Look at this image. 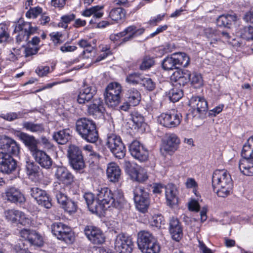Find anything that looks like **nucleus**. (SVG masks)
Instances as JSON below:
<instances>
[{
  "label": "nucleus",
  "mask_w": 253,
  "mask_h": 253,
  "mask_svg": "<svg viewBox=\"0 0 253 253\" xmlns=\"http://www.w3.org/2000/svg\"><path fill=\"white\" fill-rule=\"evenodd\" d=\"M84 197L89 210L96 213H101L111 206L120 209L124 201L121 191L116 190L113 193L107 187L101 188L97 194V199H94V195L91 193H85Z\"/></svg>",
  "instance_id": "f257e3e1"
},
{
  "label": "nucleus",
  "mask_w": 253,
  "mask_h": 253,
  "mask_svg": "<svg viewBox=\"0 0 253 253\" xmlns=\"http://www.w3.org/2000/svg\"><path fill=\"white\" fill-rule=\"evenodd\" d=\"M213 191L220 197H226L232 192L233 184L230 174L225 169H217L213 173Z\"/></svg>",
  "instance_id": "f03ea898"
},
{
  "label": "nucleus",
  "mask_w": 253,
  "mask_h": 253,
  "mask_svg": "<svg viewBox=\"0 0 253 253\" xmlns=\"http://www.w3.org/2000/svg\"><path fill=\"white\" fill-rule=\"evenodd\" d=\"M76 131L81 137L90 143H95L98 138V133L95 123L85 118L78 120L76 123Z\"/></svg>",
  "instance_id": "7ed1b4c3"
},
{
  "label": "nucleus",
  "mask_w": 253,
  "mask_h": 253,
  "mask_svg": "<svg viewBox=\"0 0 253 253\" xmlns=\"http://www.w3.org/2000/svg\"><path fill=\"white\" fill-rule=\"evenodd\" d=\"M137 245L142 253H159L160 246L155 237L149 232L141 231L137 236Z\"/></svg>",
  "instance_id": "20e7f679"
},
{
  "label": "nucleus",
  "mask_w": 253,
  "mask_h": 253,
  "mask_svg": "<svg viewBox=\"0 0 253 253\" xmlns=\"http://www.w3.org/2000/svg\"><path fill=\"white\" fill-rule=\"evenodd\" d=\"M37 30L36 27H32L31 23L27 22L20 23L15 26L14 32L18 33L16 36V42L18 43L22 42H28L36 46L40 42V39L38 37H34L31 41H28L30 36L34 34Z\"/></svg>",
  "instance_id": "39448f33"
},
{
  "label": "nucleus",
  "mask_w": 253,
  "mask_h": 253,
  "mask_svg": "<svg viewBox=\"0 0 253 253\" xmlns=\"http://www.w3.org/2000/svg\"><path fill=\"white\" fill-rule=\"evenodd\" d=\"M122 91V86L118 83H111L107 85L105 89V99L108 106L114 107L120 103Z\"/></svg>",
  "instance_id": "423d86ee"
},
{
  "label": "nucleus",
  "mask_w": 253,
  "mask_h": 253,
  "mask_svg": "<svg viewBox=\"0 0 253 253\" xmlns=\"http://www.w3.org/2000/svg\"><path fill=\"white\" fill-rule=\"evenodd\" d=\"M106 145L116 158L121 159L125 156L126 148L120 136L113 133L109 134Z\"/></svg>",
  "instance_id": "0eeeda50"
},
{
  "label": "nucleus",
  "mask_w": 253,
  "mask_h": 253,
  "mask_svg": "<svg viewBox=\"0 0 253 253\" xmlns=\"http://www.w3.org/2000/svg\"><path fill=\"white\" fill-rule=\"evenodd\" d=\"M53 234L59 240L67 244L72 243L75 239L74 234L71 229L61 222H55L51 226Z\"/></svg>",
  "instance_id": "6e6552de"
},
{
  "label": "nucleus",
  "mask_w": 253,
  "mask_h": 253,
  "mask_svg": "<svg viewBox=\"0 0 253 253\" xmlns=\"http://www.w3.org/2000/svg\"><path fill=\"white\" fill-rule=\"evenodd\" d=\"M134 247L132 238L124 234H119L114 239V248L118 253H131Z\"/></svg>",
  "instance_id": "1a4fd4ad"
},
{
  "label": "nucleus",
  "mask_w": 253,
  "mask_h": 253,
  "mask_svg": "<svg viewBox=\"0 0 253 253\" xmlns=\"http://www.w3.org/2000/svg\"><path fill=\"white\" fill-rule=\"evenodd\" d=\"M54 176L57 182L55 184H61L64 186L71 185L74 181V176L65 167L57 166L55 167Z\"/></svg>",
  "instance_id": "9d476101"
},
{
  "label": "nucleus",
  "mask_w": 253,
  "mask_h": 253,
  "mask_svg": "<svg viewBox=\"0 0 253 253\" xmlns=\"http://www.w3.org/2000/svg\"><path fill=\"white\" fill-rule=\"evenodd\" d=\"M180 113L173 111L169 113H162L158 117V122L163 126L171 128L178 126L181 121Z\"/></svg>",
  "instance_id": "9b49d317"
},
{
  "label": "nucleus",
  "mask_w": 253,
  "mask_h": 253,
  "mask_svg": "<svg viewBox=\"0 0 253 253\" xmlns=\"http://www.w3.org/2000/svg\"><path fill=\"white\" fill-rule=\"evenodd\" d=\"M129 151L131 155L140 162H145L148 159V150L138 141H134L129 145Z\"/></svg>",
  "instance_id": "f8f14e48"
},
{
  "label": "nucleus",
  "mask_w": 253,
  "mask_h": 253,
  "mask_svg": "<svg viewBox=\"0 0 253 253\" xmlns=\"http://www.w3.org/2000/svg\"><path fill=\"white\" fill-rule=\"evenodd\" d=\"M87 238L92 244L99 245L105 242V237L102 231L98 228L91 225H87L84 229Z\"/></svg>",
  "instance_id": "ddd939ff"
},
{
  "label": "nucleus",
  "mask_w": 253,
  "mask_h": 253,
  "mask_svg": "<svg viewBox=\"0 0 253 253\" xmlns=\"http://www.w3.org/2000/svg\"><path fill=\"white\" fill-rule=\"evenodd\" d=\"M180 143V139L174 133L168 134L163 140L161 148V152L164 153H172L178 148Z\"/></svg>",
  "instance_id": "4468645a"
},
{
  "label": "nucleus",
  "mask_w": 253,
  "mask_h": 253,
  "mask_svg": "<svg viewBox=\"0 0 253 253\" xmlns=\"http://www.w3.org/2000/svg\"><path fill=\"white\" fill-rule=\"evenodd\" d=\"M0 148L5 152L4 154H12L17 156L20 152L19 145L13 139L3 136L0 140Z\"/></svg>",
  "instance_id": "2eb2a0df"
},
{
  "label": "nucleus",
  "mask_w": 253,
  "mask_h": 253,
  "mask_svg": "<svg viewBox=\"0 0 253 253\" xmlns=\"http://www.w3.org/2000/svg\"><path fill=\"white\" fill-rule=\"evenodd\" d=\"M30 195L37 201L39 205L46 209L51 208L52 205L49 198L46 192L38 187H33L30 189Z\"/></svg>",
  "instance_id": "dca6fc26"
},
{
  "label": "nucleus",
  "mask_w": 253,
  "mask_h": 253,
  "mask_svg": "<svg viewBox=\"0 0 253 253\" xmlns=\"http://www.w3.org/2000/svg\"><path fill=\"white\" fill-rule=\"evenodd\" d=\"M20 237L28 241L32 245L41 247L43 245V241L42 236L34 230L23 229L19 233Z\"/></svg>",
  "instance_id": "f3484780"
},
{
  "label": "nucleus",
  "mask_w": 253,
  "mask_h": 253,
  "mask_svg": "<svg viewBox=\"0 0 253 253\" xmlns=\"http://www.w3.org/2000/svg\"><path fill=\"white\" fill-rule=\"evenodd\" d=\"M17 164L16 161L9 154L0 153V170L5 173H10L15 170Z\"/></svg>",
  "instance_id": "a211bd4d"
},
{
  "label": "nucleus",
  "mask_w": 253,
  "mask_h": 253,
  "mask_svg": "<svg viewBox=\"0 0 253 253\" xmlns=\"http://www.w3.org/2000/svg\"><path fill=\"white\" fill-rule=\"evenodd\" d=\"M96 93L95 86L84 84L83 88L80 90L77 98L79 104H84L94 98Z\"/></svg>",
  "instance_id": "6ab92c4d"
},
{
  "label": "nucleus",
  "mask_w": 253,
  "mask_h": 253,
  "mask_svg": "<svg viewBox=\"0 0 253 253\" xmlns=\"http://www.w3.org/2000/svg\"><path fill=\"white\" fill-rule=\"evenodd\" d=\"M189 104L200 117L205 115L208 111V106L207 100L200 96H192L189 100Z\"/></svg>",
  "instance_id": "aec40b11"
},
{
  "label": "nucleus",
  "mask_w": 253,
  "mask_h": 253,
  "mask_svg": "<svg viewBox=\"0 0 253 253\" xmlns=\"http://www.w3.org/2000/svg\"><path fill=\"white\" fill-rule=\"evenodd\" d=\"M5 199L14 203H24L25 198L21 191L14 187H9L6 188L4 192Z\"/></svg>",
  "instance_id": "412c9836"
},
{
  "label": "nucleus",
  "mask_w": 253,
  "mask_h": 253,
  "mask_svg": "<svg viewBox=\"0 0 253 253\" xmlns=\"http://www.w3.org/2000/svg\"><path fill=\"white\" fill-rule=\"evenodd\" d=\"M4 216L6 219L13 223L18 222L21 224L26 225L29 223V219L25 217V215L21 211L14 209L8 210L4 211Z\"/></svg>",
  "instance_id": "4be33fe9"
},
{
  "label": "nucleus",
  "mask_w": 253,
  "mask_h": 253,
  "mask_svg": "<svg viewBox=\"0 0 253 253\" xmlns=\"http://www.w3.org/2000/svg\"><path fill=\"white\" fill-rule=\"evenodd\" d=\"M32 155L36 162L42 167L46 169H49L51 167L53 163L52 160L43 151L38 149L32 154Z\"/></svg>",
  "instance_id": "5701e85b"
},
{
  "label": "nucleus",
  "mask_w": 253,
  "mask_h": 253,
  "mask_svg": "<svg viewBox=\"0 0 253 253\" xmlns=\"http://www.w3.org/2000/svg\"><path fill=\"white\" fill-rule=\"evenodd\" d=\"M190 72L187 70H177L170 76L172 82L177 83L180 86H184L189 81Z\"/></svg>",
  "instance_id": "b1692460"
},
{
  "label": "nucleus",
  "mask_w": 253,
  "mask_h": 253,
  "mask_svg": "<svg viewBox=\"0 0 253 253\" xmlns=\"http://www.w3.org/2000/svg\"><path fill=\"white\" fill-rule=\"evenodd\" d=\"M178 190L175 185L169 184L165 188V195L167 205L170 207L178 203Z\"/></svg>",
  "instance_id": "393cba45"
},
{
  "label": "nucleus",
  "mask_w": 253,
  "mask_h": 253,
  "mask_svg": "<svg viewBox=\"0 0 253 253\" xmlns=\"http://www.w3.org/2000/svg\"><path fill=\"white\" fill-rule=\"evenodd\" d=\"M17 136L23 142L25 145L31 152L34 153L38 148V140L33 136L23 132L17 134Z\"/></svg>",
  "instance_id": "a878e982"
},
{
  "label": "nucleus",
  "mask_w": 253,
  "mask_h": 253,
  "mask_svg": "<svg viewBox=\"0 0 253 253\" xmlns=\"http://www.w3.org/2000/svg\"><path fill=\"white\" fill-rule=\"evenodd\" d=\"M169 232L173 240L179 241L182 237L183 232L181 225L177 218L172 217L169 221Z\"/></svg>",
  "instance_id": "bb28decb"
},
{
  "label": "nucleus",
  "mask_w": 253,
  "mask_h": 253,
  "mask_svg": "<svg viewBox=\"0 0 253 253\" xmlns=\"http://www.w3.org/2000/svg\"><path fill=\"white\" fill-rule=\"evenodd\" d=\"M239 161V168L241 172L247 176L253 175V157H242Z\"/></svg>",
  "instance_id": "cd10ccee"
},
{
  "label": "nucleus",
  "mask_w": 253,
  "mask_h": 253,
  "mask_svg": "<svg viewBox=\"0 0 253 253\" xmlns=\"http://www.w3.org/2000/svg\"><path fill=\"white\" fill-rule=\"evenodd\" d=\"M129 173L131 179L139 182H143L148 178L145 170L137 165L130 168Z\"/></svg>",
  "instance_id": "c85d7f7f"
},
{
  "label": "nucleus",
  "mask_w": 253,
  "mask_h": 253,
  "mask_svg": "<svg viewBox=\"0 0 253 253\" xmlns=\"http://www.w3.org/2000/svg\"><path fill=\"white\" fill-rule=\"evenodd\" d=\"M26 172L28 177L33 181L40 179V168L33 162H26Z\"/></svg>",
  "instance_id": "c756f323"
},
{
  "label": "nucleus",
  "mask_w": 253,
  "mask_h": 253,
  "mask_svg": "<svg viewBox=\"0 0 253 253\" xmlns=\"http://www.w3.org/2000/svg\"><path fill=\"white\" fill-rule=\"evenodd\" d=\"M107 175L110 181L117 182L121 177V169L115 163H110L107 169Z\"/></svg>",
  "instance_id": "7c9ffc66"
},
{
  "label": "nucleus",
  "mask_w": 253,
  "mask_h": 253,
  "mask_svg": "<svg viewBox=\"0 0 253 253\" xmlns=\"http://www.w3.org/2000/svg\"><path fill=\"white\" fill-rule=\"evenodd\" d=\"M22 127L27 131L37 134H41L45 131V127L42 123L24 121L22 123Z\"/></svg>",
  "instance_id": "2f4dec72"
},
{
  "label": "nucleus",
  "mask_w": 253,
  "mask_h": 253,
  "mask_svg": "<svg viewBox=\"0 0 253 253\" xmlns=\"http://www.w3.org/2000/svg\"><path fill=\"white\" fill-rule=\"evenodd\" d=\"M104 111L103 102L100 98H93L92 103L88 107V112L92 115L102 114Z\"/></svg>",
  "instance_id": "473e14b6"
},
{
  "label": "nucleus",
  "mask_w": 253,
  "mask_h": 253,
  "mask_svg": "<svg viewBox=\"0 0 253 253\" xmlns=\"http://www.w3.org/2000/svg\"><path fill=\"white\" fill-rule=\"evenodd\" d=\"M126 98L132 106H135L139 104L141 100V95L136 89L132 88L127 91Z\"/></svg>",
  "instance_id": "72a5a7b5"
},
{
  "label": "nucleus",
  "mask_w": 253,
  "mask_h": 253,
  "mask_svg": "<svg viewBox=\"0 0 253 253\" xmlns=\"http://www.w3.org/2000/svg\"><path fill=\"white\" fill-rule=\"evenodd\" d=\"M237 20L236 15H222L218 17L216 20L217 26L219 27H225L230 28L232 23L235 22Z\"/></svg>",
  "instance_id": "f704fd0d"
},
{
  "label": "nucleus",
  "mask_w": 253,
  "mask_h": 253,
  "mask_svg": "<svg viewBox=\"0 0 253 253\" xmlns=\"http://www.w3.org/2000/svg\"><path fill=\"white\" fill-rule=\"evenodd\" d=\"M70 133L69 129H64L55 132L53 135V138L58 144L63 145L69 141L70 138Z\"/></svg>",
  "instance_id": "c9c22d12"
},
{
  "label": "nucleus",
  "mask_w": 253,
  "mask_h": 253,
  "mask_svg": "<svg viewBox=\"0 0 253 253\" xmlns=\"http://www.w3.org/2000/svg\"><path fill=\"white\" fill-rule=\"evenodd\" d=\"M53 193L58 203L61 205L64 203L66 200L68 199L65 194V189L64 186L60 184L54 185Z\"/></svg>",
  "instance_id": "e433bc0d"
},
{
  "label": "nucleus",
  "mask_w": 253,
  "mask_h": 253,
  "mask_svg": "<svg viewBox=\"0 0 253 253\" xmlns=\"http://www.w3.org/2000/svg\"><path fill=\"white\" fill-rule=\"evenodd\" d=\"M177 68L179 66L186 67L189 64L190 58L185 53L178 52L173 53Z\"/></svg>",
  "instance_id": "4c0bfd02"
},
{
  "label": "nucleus",
  "mask_w": 253,
  "mask_h": 253,
  "mask_svg": "<svg viewBox=\"0 0 253 253\" xmlns=\"http://www.w3.org/2000/svg\"><path fill=\"white\" fill-rule=\"evenodd\" d=\"M144 29L143 28L136 29L134 26H130L126 28L123 31L118 33L121 37H124L126 35L132 36V38L140 35L143 33Z\"/></svg>",
  "instance_id": "58836bf2"
},
{
  "label": "nucleus",
  "mask_w": 253,
  "mask_h": 253,
  "mask_svg": "<svg viewBox=\"0 0 253 253\" xmlns=\"http://www.w3.org/2000/svg\"><path fill=\"white\" fill-rule=\"evenodd\" d=\"M26 112L19 111L17 112H9L6 113H2L0 115V118L5 121L12 122L16 120L22 119L24 117Z\"/></svg>",
  "instance_id": "ea45409f"
},
{
  "label": "nucleus",
  "mask_w": 253,
  "mask_h": 253,
  "mask_svg": "<svg viewBox=\"0 0 253 253\" xmlns=\"http://www.w3.org/2000/svg\"><path fill=\"white\" fill-rule=\"evenodd\" d=\"M242 157H253V135L251 136L243 147L241 152Z\"/></svg>",
  "instance_id": "a19ab883"
},
{
  "label": "nucleus",
  "mask_w": 253,
  "mask_h": 253,
  "mask_svg": "<svg viewBox=\"0 0 253 253\" xmlns=\"http://www.w3.org/2000/svg\"><path fill=\"white\" fill-rule=\"evenodd\" d=\"M71 167L75 170L80 173L84 172V169L85 168V164L84 157L69 161Z\"/></svg>",
  "instance_id": "79ce46f5"
},
{
  "label": "nucleus",
  "mask_w": 253,
  "mask_h": 253,
  "mask_svg": "<svg viewBox=\"0 0 253 253\" xmlns=\"http://www.w3.org/2000/svg\"><path fill=\"white\" fill-rule=\"evenodd\" d=\"M67 156L69 161L83 157L81 149L79 147L74 145L69 146L67 151Z\"/></svg>",
  "instance_id": "37998d69"
},
{
  "label": "nucleus",
  "mask_w": 253,
  "mask_h": 253,
  "mask_svg": "<svg viewBox=\"0 0 253 253\" xmlns=\"http://www.w3.org/2000/svg\"><path fill=\"white\" fill-rule=\"evenodd\" d=\"M162 66L165 70H170L174 68H177L173 54L170 56H168L166 57L162 61Z\"/></svg>",
  "instance_id": "c03bdc74"
},
{
  "label": "nucleus",
  "mask_w": 253,
  "mask_h": 253,
  "mask_svg": "<svg viewBox=\"0 0 253 253\" xmlns=\"http://www.w3.org/2000/svg\"><path fill=\"white\" fill-rule=\"evenodd\" d=\"M134 201L135 203L136 208L139 211L142 212H145L147 211L150 204L149 197L141 199L137 198Z\"/></svg>",
  "instance_id": "a18cd8bd"
},
{
  "label": "nucleus",
  "mask_w": 253,
  "mask_h": 253,
  "mask_svg": "<svg viewBox=\"0 0 253 253\" xmlns=\"http://www.w3.org/2000/svg\"><path fill=\"white\" fill-rule=\"evenodd\" d=\"M239 33L242 38L247 41H253V26H245L240 29Z\"/></svg>",
  "instance_id": "49530a36"
},
{
  "label": "nucleus",
  "mask_w": 253,
  "mask_h": 253,
  "mask_svg": "<svg viewBox=\"0 0 253 253\" xmlns=\"http://www.w3.org/2000/svg\"><path fill=\"white\" fill-rule=\"evenodd\" d=\"M125 16V10L121 7L113 8L109 13V17L114 21H119Z\"/></svg>",
  "instance_id": "de8ad7c7"
},
{
  "label": "nucleus",
  "mask_w": 253,
  "mask_h": 253,
  "mask_svg": "<svg viewBox=\"0 0 253 253\" xmlns=\"http://www.w3.org/2000/svg\"><path fill=\"white\" fill-rule=\"evenodd\" d=\"M62 208L67 212L71 213H74L77 211V204L74 201L71 199H67L64 203L61 204Z\"/></svg>",
  "instance_id": "09e8293b"
},
{
  "label": "nucleus",
  "mask_w": 253,
  "mask_h": 253,
  "mask_svg": "<svg viewBox=\"0 0 253 253\" xmlns=\"http://www.w3.org/2000/svg\"><path fill=\"white\" fill-rule=\"evenodd\" d=\"M133 192L134 200L136 199L137 198L141 199L143 198H147L149 197V194L148 192H146L144 188L141 186H136L134 188Z\"/></svg>",
  "instance_id": "8fccbe9b"
},
{
  "label": "nucleus",
  "mask_w": 253,
  "mask_h": 253,
  "mask_svg": "<svg viewBox=\"0 0 253 253\" xmlns=\"http://www.w3.org/2000/svg\"><path fill=\"white\" fill-rule=\"evenodd\" d=\"M189 81L191 84L195 86V87H199L203 85V79L200 74L194 72L190 73Z\"/></svg>",
  "instance_id": "3c124183"
},
{
  "label": "nucleus",
  "mask_w": 253,
  "mask_h": 253,
  "mask_svg": "<svg viewBox=\"0 0 253 253\" xmlns=\"http://www.w3.org/2000/svg\"><path fill=\"white\" fill-rule=\"evenodd\" d=\"M183 96V92L181 89L177 88L171 89L169 93V99L172 102L178 101Z\"/></svg>",
  "instance_id": "603ef678"
},
{
  "label": "nucleus",
  "mask_w": 253,
  "mask_h": 253,
  "mask_svg": "<svg viewBox=\"0 0 253 253\" xmlns=\"http://www.w3.org/2000/svg\"><path fill=\"white\" fill-rule=\"evenodd\" d=\"M154 63L153 58L150 56H145L142 59L139 68L141 70H146L150 69L154 64Z\"/></svg>",
  "instance_id": "864d4df0"
},
{
  "label": "nucleus",
  "mask_w": 253,
  "mask_h": 253,
  "mask_svg": "<svg viewBox=\"0 0 253 253\" xmlns=\"http://www.w3.org/2000/svg\"><path fill=\"white\" fill-rule=\"evenodd\" d=\"M142 75L133 73L129 74L126 78V82L130 84H140Z\"/></svg>",
  "instance_id": "5fc2aeb1"
},
{
  "label": "nucleus",
  "mask_w": 253,
  "mask_h": 253,
  "mask_svg": "<svg viewBox=\"0 0 253 253\" xmlns=\"http://www.w3.org/2000/svg\"><path fill=\"white\" fill-rule=\"evenodd\" d=\"M131 119L137 127L141 126L144 121L143 116L139 112L135 111H133L131 113Z\"/></svg>",
  "instance_id": "6e6d98bb"
},
{
  "label": "nucleus",
  "mask_w": 253,
  "mask_h": 253,
  "mask_svg": "<svg viewBox=\"0 0 253 253\" xmlns=\"http://www.w3.org/2000/svg\"><path fill=\"white\" fill-rule=\"evenodd\" d=\"M140 84L143 85L149 91H152L155 88V84L152 79L149 77H145L143 76L141 79Z\"/></svg>",
  "instance_id": "4d7b16f0"
},
{
  "label": "nucleus",
  "mask_w": 253,
  "mask_h": 253,
  "mask_svg": "<svg viewBox=\"0 0 253 253\" xmlns=\"http://www.w3.org/2000/svg\"><path fill=\"white\" fill-rule=\"evenodd\" d=\"M151 223L153 226L161 228L162 225L165 224L164 217L161 214L154 215L153 216Z\"/></svg>",
  "instance_id": "13d9d810"
},
{
  "label": "nucleus",
  "mask_w": 253,
  "mask_h": 253,
  "mask_svg": "<svg viewBox=\"0 0 253 253\" xmlns=\"http://www.w3.org/2000/svg\"><path fill=\"white\" fill-rule=\"evenodd\" d=\"M42 12V8L37 6L30 8L26 13V16L28 18H36Z\"/></svg>",
  "instance_id": "bf43d9fd"
},
{
  "label": "nucleus",
  "mask_w": 253,
  "mask_h": 253,
  "mask_svg": "<svg viewBox=\"0 0 253 253\" xmlns=\"http://www.w3.org/2000/svg\"><path fill=\"white\" fill-rule=\"evenodd\" d=\"M6 26L4 24H0V42H4L9 38V34L7 33Z\"/></svg>",
  "instance_id": "052dcab7"
},
{
  "label": "nucleus",
  "mask_w": 253,
  "mask_h": 253,
  "mask_svg": "<svg viewBox=\"0 0 253 253\" xmlns=\"http://www.w3.org/2000/svg\"><path fill=\"white\" fill-rule=\"evenodd\" d=\"M104 8L103 5H96L89 8L86 9L83 12V15L86 17H89L96 11V10H101Z\"/></svg>",
  "instance_id": "680f3d73"
},
{
  "label": "nucleus",
  "mask_w": 253,
  "mask_h": 253,
  "mask_svg": "<svg viewBox=\"0 0 253 253\" xmlns=\"http://www.w3.org/2000/svg\"><path fill=\"white\" fill-rule=\"evenodd\" d=\"M49 67L41 66L37 68L36 70V73L40 77L46 76L49 72Z\"/></svg>",
  "instance_id": "e2e57ef3"
},
{
  "label": "nucleus",
  "mask_w": 253,
  "mask_h": 253,
  "mask_svg": "<svg viewBox=\"0 0 253 253\" xmlns=\"http://www.w3.org/2000/svg\"><path fill=\"white\" fill-rule=\"evenodd\" d=\"M50 36L55 44H61L63 42V41L61 40L62 35L61 33H52L50 34Z\"/></svg>",
  "instance_id": "0e129e2a"
},
{
  "label": "nucleus",
  "mask_w": 253,
  "mask_h": 253,
  "mask_svg": "<svg viewBox=\"0 0 253 253\" xmlns=\"http://www.w3.org/2000/svg\"><path fill=\"white\" fill-rule=\"evenodd\" d=\"M67 0H51L50 5L54 8H62L66 4Z\"/></svg>",
  "instance_id": "69168bd1"
},
{
  "label": "nucleus",
  "mask_w": 253,
  "mask_h": 253,
  "mask_svg": "<svg viewBox=\"0 0 253 253\" xmlns=\"http://www.w3.org/2000/svg\"><path fill=\"white\" fill-rule=\"evenodd\" d=\"M39 48L37 46H34L33 47L28 46L25 49V57H29L33 55L36 54Z\"/></svg>",
  "instance_id": "338daca9"
},
{
  "label": "nucleus",
  "mask_w": 253,
  "mask_h": 253,
  "mask_svg": "<svg viewBox=\"0 0 253 253\" xmlns=\"http://www.w3.org/2000/svg\"><path fill=\"white\" fill-rule=\"evenodd\" d=\"M205 34L208 38H212L216 35H219V32L211 28H207L205 29Z\"/></svg>",
  "instance_id": "774afa93"
}]
</instances>
